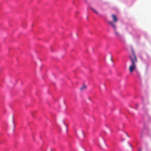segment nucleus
Wrapping results in <instances>:
<instances>
[{
    "label": "nucleus",
    "instance_id": "f257e3e1",
    "mask_svg": "<svg viewBox=\"0 0 151 151\" xmlns=\"http://www.w3.org/2000/svg\"><path fill=\"white\" fill-rule=\"evenodd\" d=\"M131 54L129 55L131 64L129 67V72L132 73L136 69V63L137 62V59L134 52L133 49H131Z\"/></svg>",
    "mask_w": 151,
    "mask_h": 151
},
{
    "label": "nucleus",
    "instance_id": "f03ea898",
    "mask_svg": "<svg viewBox=\"0 0 151 151\" xmlns=\"http://www.w3.org/2000/svg\"><path fill=\"white\" fill-rule=\"evenodd\" d=\"M107 22L113 28L115 34L116 36L118 37H119L120 36V34L119 32L116 30V27L115 24L114 23L111 21H108Z\"/></svg>",
    "mask_w": 151,
    "mask_h": 151
},
{
    "label": "nucleus",
    "instance_id": "7ed1b4c3",
    "mask_svg": "<svg viewBox=\"0 0 151 151\" xmlns=\"http://www.w3.org/2000/svg\"><path fill=\"white\" fill-rule=\"evenodd\" d=\"M112 17L113 18V20L114 22H116L117 21V19L116 16L114 14H112Z\"/></svg>",
    "mask_w": 151,
    "mask_h": 151
},
{
    "label": "nucleus",
    "instance_id": "20e7f679",
    "mask_svg": "<svg viewBox=\"0 0 151 151\" xmlns=\"http://www.w3.org/2000/svg\"><path fill=\"white\" fill-rule=\"evenodd\" d=\"M91 9L92 11H93L94 12H95L96 14H99L98 12L94 9L92 8H91Z\"/></svg>",
    "mask_w": 151,
    "mask_h": 151
},
{
    "label": "nucleus",
    "instance_id": "39448f33",
    "mask_svg": "<svg viewBox=\"0 0 151 151\" xmlns=\"http://www.w3.org/2000/svg\"><path fill=\"white\" fill-rule=\"evenodd\" d=\"M86 87L85 85H83L82 87H81L80 89L81 90H83L86 89Z\"/></svg>",
    "mask_w": 151,
    "mask_h": 151
},
{
    "label": "nucleus",
    "instance_id": "423d86ee",
    "mask_svg": "<svg viewBox=\"0 0 151 151\" xmlns=\"http://www.w3.org/2000/svg\"><path fill=\"white\" fill-rule=\"evenodd\" d=\"M127 137H129V135H128L127 134Z\"/></svg>",
    "mask_w": 151,
    "mask_h": 151
},
{
    "label": "nucleus",
    "instance_id": "0eeeda50",
    "mask_svg": "<svg viewBox=\"0 0 151 151\" xmlns=\"http://www.w3.org/2000/svg\"><path fill=\"white\" fill-rule=\"evenodd\" d=\"M83 137H84V136H85V135H84V134L83 133Z\"/></svg>",
    "mask_w": 151,
    "mask_h": 151
},
{
    "label": "nucleus",
    "instance_id": "6e6552de",
    "mask_svg": "<svg viewBox=\"0 0 151 151\" xmlns=\"http://www.w3.org/2000/svg\"><path fill=\"white\" fill-rule=\"evenodd\" d=\"M139 151H141V150L140 149H139Z\"/></svg>",
    "mask_w": 151,
    "mask_h": 151
},
{
    "label": "nucleus",
    "instance_id": "1a4fd4ad",
    "mask_svg": "<svg viewBox=\"0 0 151 151\" xmlns=\"http://www.w3.org/2000/svg\"><path fill=\"white\" fill-rule=\"evenodd\" d=\"M130 146L131 147H132V145H131V144H130Z\"/></svg>",
    "mask_w": 151,
    "mask_h": 151
},
{
    "label": "nucleus",
    "instance_id": "9d476101",
    "mask_svg": "<svg viewBox=\"0 0 151 151\" xmlns=\"http://www.w3.org/2000/svg\"><path fill=\"white\" fill-rule=\"evenodd\" d=\"M111 61H112V58H111Z\"/></svg>",
    "mask_w": 151,
    "mask_h": 151
}]
</instances>
